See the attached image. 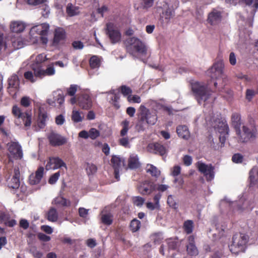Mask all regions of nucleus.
Masks as SVG:
<instances>
[{"mask_svg": "<svg viewBox=\"0 0 258 258\" xmlns=\"http://www.w3.org/2000/svg\"><path fill=\"white\" fill-rule=\"evenodd\" d=\"M47 59L46 55L44 53L38 54L36 57L34 62L31 65L33 73L31 71L25 72L24 78L31 83H34L37 78L41 79L45 76L53 75L55 70L53 66H49L45 69L44 62Z\"/></svg>", "mask_w": 258, "mask_h": 258, "instance_id": "f257e3e1", "label": "nucleus"}, {"mask_svg": "<svg viewBox=\"0 0 258 258\" xmlns=\"http://www.w3.org/2000/svg\"><path fill=\"white\" fill-rule=\"evenodd\" d=\"M139 111L138 121L135 125L136 130L139 132L144 131L146 124H155L158 120L156 110H150L144 105H142L140 107Z\"/></svg>", "mask_w": 258, "mask_h": 258, "instance_id": "f03ea898", "label": "nucleus"}, {"mask_svg": "<svg viewBox=\"0 0 258 258\" xmlns=\"http://www.w3.org/2000/svg\"><path fill=\"white\" fill-rule=\"evenodd\" d=\"M189 84L192 94L199 104L208 100L212 95V91L205 83L191 80Z\"/></svg>", "mask_w": 258, "mask_h": 258, "instance_id": "7ed1b4c3", "label": "nucleus"}, {"mask_svg": "<svg viewBox=\"0 0 258 258\" xmlns=\"http://www.w3.org/2000/svg\"><path fill=\"white\" fill-rule=\"evenodd\" d=\"M249 241L247 234L237 233L233 235L232 243L229 245V249L232 253L238 254L245 251Z\"/></svg>", "mask_w": 258, "mask_h": 258, "instance_id": "20e7f679", "label": "nucleus"}, {"mask_svg": "<svg viewBox=\"0 0 258 258\" xmlns=\"http://www.w3.org/2000/svg\"><path fill=\"white\" fill-rule=\"evenodd\" d=\"M126 49L128 53L133 56L137 54L145 55L147 49L145 44L139 38L133 37L125 41Z\"/></svg>", "mask_w": 258, "mask_h": 258, "instance_id": "39448f33", "label": "nucleus"}, {"mask_svg": "<svg viewBox=\"0 0 258 258\" xmlns=\"http://www.w3.org/2000/svg\"><path fill=\"white\" fill-rule=\"evenodd\" d=\"M12 113L16 118L22 119L26 130L30 128L32 123V116L30 113L28 112H23L21 108L17 105L13 106Z\"/></svg>", "mask_w": 258, "mask_h": 258, "instance_id": "423d86ee", "label": "nucleus"}, {"mask_svg": "<svg viewBox=\"0 0 258 258\" xmlns=\"http://www.w3.org/2000/svg\"><path fill=\"white\" fill-rule=\"evenodd\" d=\"M106 34L109 38L111 42L115 44L119 42L121 40V34L116 26L113 23L109 22L106 24Z\"/></svg>", "mask_w": 258, "mask_h": 258, "instance_id": "0eeeda50", "label": "nucleus"}, {"mask_svg": "<svg viewBox=\"0 0 258 258\" xmlns=\"http://www.w3.org/2000/svg\"><path fill=\"white\" fill-rule=\"evenodd\" d=\"M67 38L66 30L61 27H57L54 31L53 38L51 43V46L55 48H58L63 44Z\"/></svg>", "mask_w": 258, "mask_h": 258, "instance_id": "6e6552de", "label": "nucleus"}, {"mask_svg": "<svg viewBox=\"0 0 258 258\" xmlns=\"http://www.w3.org/2000/svg\"><path fill=\"white\" fill-rule=\"evenodd\" d=\"M237 134H239L237 132ZM240 134V139L242 142H247L254 140L257 136L256 128L252 126L243 125L242 126V132Z\"/></svg>", "mask_w": 258, "mask_h": 258, "instance_id": "1a4fd4ad", "label": "nucleus"}, {"mask_svg": "<svg viewBox=\"0 0 258 258\" xmlns=\"http://www.w3.org/2000/svg\"><path fill=\"white\" fill-rule=\"evenodd\" d=\"M224 66L222 62L215 63L210 69L208 71L207 74L212 80H218L223 79Z\"/></svg>", "mask_w": 258, "mask_h": 258, "instance_id": "9d476101", "label": "nucleus"}, {"mask_svg": "<svg viewBox=\"0 0 258 258\" xmlns=\"http://www.w3.org/2000/svg\"><path fill=\"white\" fill-rule=\"evenodd\" d=\"M120 124L122 126V129L120 132V136L122 137V138L119 139L118 143L120 146L125 148H128L130 147L129 139L125 136L130 128V121L125 119L121 122Z\"/></svg>", "mask_w": 258, "mask_h": 258, "instance_id": "9b49d317", "label": "nucleus"}, {"mask_svg": "<svg viewBox=\"0 0 258 258\" xmlns=\"http://www.w3.org/2000/svg\"><path fill=\"white\" fill-rule=\"evenodd\" d=\"M199 171L206 177L207 181L212 180L214 177V168L211 165H207L201 161L197 163Z\"/></svg>", "mask_w": 258, "mask_h": 258, "instance_id": "f8f14e48", "label": "nucleus"}, {"mask_svg": "<svg viewBox=\"0 0 258 258\" xmlns=\"http://www.w3.org/2000/svg\"><path fill=\"white\" fill-rule=\"evenodd\" d=\"M234 206H236L235 209L237 211L241 212L251 211L254 207V205L253 200H245L241 198L234 203Z\"/></svg>", "mask_w": 258, "mask_h": 258, "instance_id": "ddd939ff", "label": "nucleus"}, {"mask_svg": "<svg viewBox=\"0 0 258 258\" xmlns=\"http://www.w3.org/2000/svg\"><path fill=\"white\" fill-rule=\"evenodd\" d=\"M64 101V95L61 90H57L52 93V97L47 100V103L51 106L55 107L56 104L61 105Z\"/></svg>", "mask_w": 258, "mask_h": 258, "instance_id": "4468645a", "label": "nucleus"}, {"mask_svg": "<svg viewBox=\"0 0 258 258\" xmlns=\"http://www.w3.org/2000/svg\"><path fill=\"white\" fill-rule=\"evenodd\" d=\"M49 144L53 147L60 146L67 143L66 138L54 132H51L47 136Z\"/></svg>", "mask_w": 258, "mask_h": 258, "instance_id": "2eb2a0df", "label": "nucleus"}, {"mask_svg": "<svg viewBox=\"0 0 258 258\" xmlns=\"http://www.w3.org/2000/svg\"><path fill=\"white\" fill-rule=\"evenodd\" d=\"M8 151L14 158L21 159L23 157L22 148L18 142H11L7 144Z\"/></svg>", "mask_w": 258, "mask_h": 258, "instance_id": "dca6fc26", "label": "nucleus"}, {"mask_svg": "<svg viewBox=\"0 0 258 258\" xmlns=\"http://www.w3.org/2000/svg\"><path fill=\"white\" fill-rule=\"evenodd\" d=\"M61 167L67 168L66 164L59 157H50L46 165V169H57Z\"/></svg>", "mask_w": 258, "mask_h": 258, "instance_id": "f3484780", "label": "nucleus"}, {"mask_svg": "<svg viewBox=\"0 0 258 258\" xmlns=\"http://www.w3.org/2000/svg\"><path fill=\"white\" fill-rule=\"evenodd\" d=\"M138 189L142 195H149L155 190V185L152 182L146 181L140 185Z\"/></svg>", "mask_w": 258, "mask_h": 258, "instance_id": "a211bd4d", "label": "nucleus"}, {"mask_svg": "<svg viewBox=\"0 0 258 258\" xmlns=\"http://www.w3.org/2000/svg\"><path fill=\"white\" fill-rule=\"evenodd\" d=\"M78 104L83 109H89L92 106L91 97L87 94H82L78 99Z\"/></svg>", "mask_w": 258, "mask_h": 258, "instance_id": "6ab92c4d", "label": "nucleus"}, {"mask_svg": "<svg viewBox=\"0 0 258 258\" xmlns=\"http://www.w3.org/2000/svg\"><path fill=\"white\" fill-rule=\"evenodd\" d=\"M44 168L43 167L38 168L35 173H32L29 177V183L31 185L38 184L43 175Z\"/></svg>", "mask_w": 258, "mask_h": 258, "instance_id": "aec40b11", "label": "nucleus"}, {"mask_svg": "<svg viewBox=\"0 0 258 258\" xmlns=\"http://www.w3.org/2000/svg\"><path fill=\"white\" fill-rule=\"evenodd\" d=\"M148 149L150 152L158 154L161 156L164 155L167 152L166 147L157 142L150 144L148 146Z\"/></svg>", "mask_w": 258, "mask_h": 258, "instance_id": "412c9836", "label": "nucleus"}, {"mask_svg": "<svg viewBox=\"0 0 258 258\" xmlns=\"http://www.w3.org/2000/svg\"><path fill=\"white\" fill-rule=\"evenodd\" d=\"M221 12L216 9H213L212 11L209 14L207 21L209 23L213 25L220 23L221 21Z\"/></svg>", "mask_w": 258, "mask_h": 258, "instance_id": "4be33fe9", "label": "nucleus"}, {"mask_svg": "<svg viewBox=\"0 0 258 258\" xmlns=\"http://www.w3.org/2000/svg\"><path fill=\"white\" fill-rule=\"evenodd\" d=\"M20 173L18 168L14 169V174L11 181L8 182V186L9 188L13 189H18L20 185Z\"/></svg>", "mask_w": 258, "mask_h": 258, "instance_id": "5701e85b", "label": "nucleus"}, {"mask_svg": "<svg viewBox=\"0 0 258 258\" xmlns=\"http://www.w3.org/2000/svg\"><path fill=\"white\" fill-rule=\"evenodd\" d=\"M49 29V25L44 23L33 27L30 30V33L34 34L35 32L40 35H48Z\"/></svg>", "mask_w": 258, "mask_h": 258, "instance_id": "b1692460", "label": "nucleus"}, {"mask_svg": "<svg viewBox=\"0 0 258 258\" xmlns=\"http://www.w3.org/2000/svg\"><path fill=\"white\" fill-rule=\"evenodd\" d=\"M231 121L232 126L235 129L236 132L240 133V126L242 124L241 115L238 112H234L232 114Z\"/></svg>", "mask_w": 258, "mask_h": 258, "instance_id": "393cba45", "label": "nucleus"}, {"mask_svg": "<svg viewBox=\"0 0 258 258\" xmlns=\"http://www.w3.org/2000/svg\"><path fill=\"white\" fill-rule=\"evenodd\" d=\"M176 133L179 137L187 140L190 137V134L187 126L185 125H180L177 126L176 130Z\"/></svg>", "mask_w": 258, "mask_h": 258, "instance_id": "a878e982", "label": "nucleus"}, {"mask_svg": "<svg viewBox=\"0 0 258 258\" xmlns=\"http://www.w3.org/2000/svg\"><path fill=\"white\" fill-rule=\"evenodd\" d=\"M140 163L137 155H132L128 158L127 168L130 169H136L140 167Z\"/></svg>", "mask_w": 258, "mask_h": 258, "instance_id": "bb28decb", "label": "nucleus"}, {"mask_svg": "<svg viewBox=\"0 0 258 258\" xmlns=\"http://www.w3.org/2000/svg\"><path fill=\"white\" fill-rule=\"evenodd\" d=\"M26 26L24 23L21 21L12 22L10 25L11 31L14 33H21L25 29Z\"/></svg>", "mask_w": 258, "mask_h": 258, "instance_id": "cd10ccee", "label": "nucleus"}, {"mask_svg": "<svg viewBox=\"0 0 258 258\" xmlns=\"http://www.w3.org/2000/svg\"><path fill=\"white\" fill-rule=\"evenodd\" d=\"M110 161L113 169H120L122 165H124V160L118 156L113 155Z\"/></svg>", "mask_w": 258, "mask_h": 258, "instance_id": "c85d7f7f", "label": "nucleus"}, {"mask_svg": "<svg viewBox=\"0 0 258 258\" xmlns=\"http://www.w3.org/2000/svg\"><path fill=\"white\" fill-rule=\"evenodd\" d=\"M217 129L220 134L228 135L229 128L225 120L224 119L219 121Z\"/></svg>", "mask_w": 258, "mask_h": 258, "instance_id": "c756f323", "label": "nucleus"}, {"mask_svg": "<svg viewBox=\"0 0 258 258\" xmlns=\"http://www.w3.org/2000/svg\"><path fill=\"white\" fill-rule=\"evenodd\" d=\"M8 88H12L17 89L19 86L20 81L17 75L13 74L8 79Z\"/></svg>", "mask_w": 258, "mask_h": 258, "instance_id": "7c9ffc66", "label": "nucleus"}, {"mask_svg": "<svg viewBox=\"0 0 258 258\" xmlns=\"http://www.w3.org/2000/svg\"><path fill=\"white\" fill-rule=\"evenodd\" d=\"M113 216L111 213L102 214L101 221L103 224L109 226L113 223Z\"/></svg>", "mask_w": 258, "mask_h": 258, "instance_id": "2f4dec72", "label": "nucleus"}, {"mask_svg": "<svg viewBox=\"0 0 258 258\" xmlns=\"http://www.w3.org/2000/svg\"><path fill=\"white\" fill-rule=\"evenodd\" d=\"M250 185L252 186L258 182V169L253 168L249 172Z\"/></svg>", "mask_w": 258, "mask_h": 258, "instance_id": "473e14b6", "label": "nucleus"}, {"mask_svg": "<svg viewBox=\"0 0 258 258\" xmlns=\"http://www.w3.org/2000/svg\"><path fill=\"white\" fill-rule=\"evenodd\" d=\"M47 219L50 222H56L58 219V213L54 208H50L47 213Z\"/></svg>", "mask_w": 258, "mask_h": 258, "instance_id": "72a5a7b5", "label": "nucleus"}, {"mask_svg": "<svg viewBox=\"0 0 258 258\" xmlns=\"http://www.w3.org/2000/svg\"><path fill=\"white\" fill-rule=\"evenodd\" d=\"M47 118L46 112H40L38 114L37 124L39 128H43L46 125V120Z\"/></svg>", "mask_w": 258, "mask_h": 258, "instance_id": "f704fd0d", "label": "nucleus"}, {"mask_svg": "<svg viewBox=\"0 0 258 258\" xmlns=\"http://www.w3.org/2000/svg\"><path fill=\"white\" fill-rule=\"evenodd\" d=\"M66 12L70 17L76 16L79 14L78 8L74 6L71 3H69L67 6Z\"/></svg>", "mask_w": 258, "mask_h": 258, "instance_id": "c9c22d12", "label": "nucleus"}, {"mask_svg": "<svg viewBox=\"0 0 258 258\" xmlns=\"http://www.w3.org/2000/svg\"><path fill=\"white\" fill-rule=\"evenodd\" d=\"M146 171L150 173L152 176L158 177L160 174V171L157 168L152 164H148Z\"/></svg>", "mask_w": 258, "mask_h": 258, "instance_id": "e433bc0d", "label": "nucleus"}, {"mask_svg": "<svg viewBox=\"0 0 258 258\" xmlns=\"http://www.w3.org/2000/svg\"><path fill=\"white\" fill-rule=\"evenodd\" d=\"M183 228L187 234H190L192 232L194 228V222L192 220H187L184 221Z\"/></svg>", "mask_w": 258, "mask_h": 258, "instance_id": "4c0bfd02", "label": "nucleus"}, {"mask_svg": "<svg viewBox=\"0 0 258 258\" xmlns=\"http://www.w3.org/2000/svg\"><path fill=\"white\" fill-rule=\"evenodd\" d=\"M54 204L57 205H60L63 207L70 206L71 203L66 199L63 197H57L54 200Z\"/></svg>", "mask_w": 258, "mask_h": 258, "instance_id": "58836bf2", "label": "nucleus"}, {"mask_svg": "<svg viewBox=\"0 0 258 258\" xmlns=\"http://www.w3.org/2000/svg\"><path fill=\"white\" fill-rule=\"evenodd\" d=\"M86 170L88 175H93L96 173L97 167L93 163H87Z\"/></svg>", "mask_w": 258, "mask_h": 258, "instance_id": "ea45409f", "label": "nucleus"}, {"mask_svg": "<svg viewBox=\"0 0 258 258\" xmlns=\"http://www.w3.org/2000/svg\"><path fill=\"white\" fill-rule=\"evenodd\" d=\"M140 226L141 222L136 219H133L131 222L130 229L133 232H136L138 230H139V229L140 228Z\"/></svg>", "mask_w": 258, "mask_h": 258, "instance_id": "a19ab883", "label": "nucleus"}, {"mask_svg": "<svg viewBox=\"0 0 258 258\" xmlns=\"http://www.w3.org/2000/svg\"><path fill=\"white\" fill-rule=\"evenodd\" d=\"M187 252L190 255H197L198 250L195 244H187L186 245Z\"/></svg>", "mask_w": 258, "mask_h": 258, "instance_id": "79ce46f5", "label": "nucleus"}, {"mask_svg": "<svg viewBox=\"0 0 258 258\" xmlns=\"http://www.w3.org/2000/svg\"><path fill=\"white\" fill-rule=\"evenodd\" d=\"M89 63L90 67L92 69L97 68L100 66V60L96 56L91 57Z\"/></svg>", "mask_w": 258, "mask_h": 258, "instance_id": "37998d69", "label": "nucleus"}, {"mask_svg": "<svg viewBox=\"0 0 258 258\" xmlns=\"http://www.w3.org/2000/svg\"><path fill=\"white\" fill-rule=\"evenodd\" d=\"M168 248L169 250H175L178 245V241L175 239H169L167 240Z\"/></svg>", "mask_w": 258, "mask_h": 258, "instance_id": "c03bdc74", "label": "nucleus"}, {"mask_svg": "<svg viewBox=\"0 0 258 258\" xmlns=\"http://www.w3.org/2000/svg\"><path fill=\"white\" fill-rule=\"evenodd\" d=\"M256 94H257L256 91L253 89H247L245 91V99L248 102H250Z\"/></svg>", "mask_w": 258, "mask_h": 258, "instance_id": "a18cd8bd", "label": "nucleus"}, {"mask_svg": "<svg viewBox=\"0 0 258 258\" xmlns=\"http://www.w3.org/2000/svg\"><path fill=\"white\" fill-rule=\"evenodd\" d=\"M72 119L75 122H79L82 121L83 117L78 111L73 110L72 115Z\"/></svg>", "mask_w": 258, "mask_h": 258, "instance_id": "49530a36", "label": "nucleus"}, {"mask_svg": "<svg viewBox=\"0 0 258 258\" xmlns=\"http://www.w3.org/2000/svg\"><path fill=\"white\" fill-rule=\"evenodd\" d=\"M167 203L168 205L174 209H177L178 208L177 203L174 200L172 196L170 195L167 198Z\"/></svg>", "mask_w": 258, "mask_h": 258, "instance_id": "de8ad7c7", "label": "nucleus"}, {"mask_svg": "<svg viewBox=\"0 0 258 258\" xmlns=\"http://www.w3.org/2000/svg\"><path fill=\"white\" fill-rule=\"evenodd\" d=\"M4 229L0 227V250L7 243V240L6 236L4 235Z\"/></svg>", "mask_w": 258, "mask_h": 258, "instance_id": "09e8293b", "label": "nucleus"}, {"mask_svg": "<svg viewBox=\"0 0 258 258\" xmlns=\"http://www.w3.org/2000/svg\"><path fill=\"white\" fill-rule=\"evenodd\" d=\"M89 138L95 140L100 136V132L95 128H91L89 131Z\"/></svg>", "mask_w": 258, "mask_h": 258, "instance_id": "8fccbe9b", "label": "nucleus"}, {"mask_svg": "<svg viewBox=\"0 0 258 258\" xmlns=\"http://www.w3.org/2000/svg\"><path fill=\"white\" fill-rule=\"evenodd\" d=\"M78 86L77 85H71L70 87L67 89V94L70 96H74L78 90Z\"/></svg>", "mask_w": 258, "mask_h": 258, "instance_id": "3c124183", "label": "nucleus"}, {"mask_svg": "<svg viewBox=\"0 0 258 258\" xmlns=\"http://www.w3.org/2000/svg\"><path fill=\"white\" fill-rule=\"evenodd\" d=\"M145 202V199L141 197L137 196L133 198V202L135 205L138 207L142 206Z\"/></svg>", "mask_w": 258, "mask_h": 258, "instance_id": "603ef678", "label": "nucleus"}, {"mask_svg": "<svg viewBox=\"0 0 258 258\" xmlns=\"http://www.w3.org/2000/svg\"><path fill=\"white\" fill-rule=\"evenodd\" d=\"M243 160V156L240 153L234 154L232 157V161L235 163H241Z\"/></svg>", "mask_w": 258, "mask_h": 258, "instance_id": "864d4df0", "label": "nucleus"}, {"mask_svg": "<svg viewBox=\"0 0 258 258\" xmlns=\"http://www.w3.org/2000/svg\"><path fill=\"white\" fill-rule=\"evenodd\" d=\"M59 176L60 171H58L51 175L48 180L49 183L51 184H54L58 180Z\"/></svg>", "mask_w": 258, "mask_h": 258, "instance_id": "5fc2aeb1", "label": "nucleus"}, {"mask_svg": "<svg viewBox=\"0 0 258 258\" xmlns=\"http://www.w3.org/2000/svg\"><path fill=\"white\" fill-rule=\"evenodd\" d=\"M127 101L130 102L139 103L141 102V99L140 97L138 95H135L132 96L130 95L127 96Z\"/></svg>", "mask_w": 258, "mask_h": 258, "instance_id": "6e6d98bb", "label": "nucleus"}, {"mask_svg": "<svg viewBox=\"0 0 258 258\" xmlns=\"http://www.w3.org/2000/svg\"><path fill=\"white\" fill-rule=\"evenodd\" d=\"M120 91L124 96H129L132 93V89L125 85H122L120 87Z\"/></svg>", "mask_w": 258, "mask_h": 258, "instance_id": "4d7b16f0", "label": "nucleus"}, {"mask_svg": "<svg viewBox=\"0 0 258 258\" xmlns=\"http://www.w3.org/2000/svg\"><path fill=\"white\" fill-rule=\"evenodd\" d=\"M20 104L24 107H28L30 105V98L27 96L23 97L21 99Z\"/></svg>", "mask_w": 258, "mask_h": 258, "instance_id": "13d9d810", "label": "nucleus"}, {"mask_svg": "<svg viewBox=\"0 0 258 258\" xmlns=\"http://www.w3.org/2000/svg\"><path fill=\"white\" fill-rule=\"evenodd\" d=\"M73 47L76 50L82 49L84 48V45L81 41H74L72 43Z\"/></svg>", "mask_w": 258, "mask_h": 258, "instance_id": "bf43d9fd", "label": "nucleus"}, {"mask_svg": "<svg viewBox=\"0 0 258 258\" xmlns=\"http://www.w3.org/2000/svg\"><path fill=\"white\" fill-rule=\"evenodd\" d=\"M146 205L147 208L151 211H153L155 209L159 210L160 209V206H157L155 203L147 202Z\"/></svg>", "mask_w": 258, "mask_h": 258, "instance_id": "052dcab7", "label": "nucleus"}, {"mask_svg": "<svg viewBox=\"0 0 258 258\" xmlns=\"http://www.w3.org/2000/svg\"><path fill=\"white\" fill-rule=\"evenodd\" d=\"M181 167L178 165L173 166L172 169L171 175L173 176H177L180 174Z\"/></svg>", "mask_w": 258, "mask_h": 258, "instance_id": "680f3d73", "label": "nucleus"}, {"mask_svg": "<svg viewBox=\"0 0 258 258\" xmlns=\"http://www.w3.org/2000/svg\"><path fill=\"white\" fill-rule=\"evenodd\" d=\"M163 15L166 19H170L174 16V12L170 9H168L163 13Z\"/></svg>", "mask_w": 258, "mask_h": 258, "instance_id": "e2e57ef3", "label": "nucleus"}, {"mask_svg": "<svg viewBox=\"0 0 258 258\" xmlns=\"http://www.w3.org/2000/svg\"><path fill=\"white\" fill-rule=\"evenodd\" d=\"M183 162L185 165L189 166L192 163V158L189 155H185L183 158Z\"/></svg>", "mask_w": 258, "mask_h": 258, "instance_id": "0e129e2a", "label": "nucleus"}, {"mask_svg": "<svg viewBox=\"0 0 258 258\" xmlns=\"http://www.w3.org/2000/svg\"><path fill=\"white\" fill-rule=\"evenodd\" d=\"M119 98L120 97L118 94H114V95L111 98L112 101L113 102V105L116 108H118L119 107V105L118 103Z\"/></svg>", "mask_w": 258, "mask_h": 258, "instance_id": "69168bd1", "label": "nucleus"}, {"mask_svg": "<svg viewBox=\"0 0 258 258\" xmlns=\"http://www.w3.org/2000/svg\"><path fill=\"white\" fill-rule=\"evenodd\" d=\"M20 227L23 228L24 229H27L29 226V223L28 221L26 220L22 219L20 221L19 223Z\"/></svg>", "mask_w": 258, "mask_h": 258, "instance_id": "338daca9", "label": "nucleus"}, {"mask_svg": "<svg viewBox=\"0 0 258 258\" xmlns=\"http://www.w3.org/2000/svg\"><path fill=\"white\" fill-rule=\"evenodd\" d=\"M79 214L80 217L86 218L88 214V210L84 208H80L79 209Z\"/></svg>", "mask_w": 258, "mask_h": 258, "instance_id": "774afa93", "label": "nucleus"}]
</instances>
